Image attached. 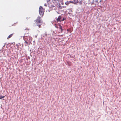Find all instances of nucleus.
<instances>
[{
    "mask_svg": "<svg viewBox=\"0 0 121 121\" xmlns=\"http://www.w3.org/2000/svg\"><path fill=\"white\" fill-rule=\"evenodd\" d=\"M35 25H36L38 26V27L41 28V26L42 24L43 21L42 20L41 17L39 16H38L36 19L34 21Z\"/></svg>",
    "mask_w": 121,
    "mask_h": 121,
    "instance_id": "1",
    "label": "nucleus"
},
{
    "mask_svg": "<svg viewBox=\"0 0 121 121\" xmlns=\"http://www.w3.org/2000/svg\"><path fill=\"white\" fill-rule=\"evenodd\" d=\"M44 9L41 6L39 7V13L40 15L42 17L44 14Z\"/></svg>",
    "mask_w": 121,
    "mask_h": 121,
    "instance_id": "2",
    "label": "nucleus"
},
{
    "mask_svg": "<svg viewBox=\"0 0 121 121\" xmlns=\"http://www.w3.org/2000/svg\"><path fill=\"white\" fill-rule=\"evenodd\" d=\"M58 28L60 30V31L59 32V33H62L63 31V29H62V27L59 24L58 25Z\"/></svg>",
    "mask_w": 121,
    "mask_h": 121,
    "instance_id": "3",
    "label": "nucleus"
},
{
    "mask_svg": "<svg viewBox=\"0 0 121 121\" xmlns=\"http://www.w3.org/2000/svg\"><path fill=\"white\" fill-rule=\"evenodd\" d=\"M61 17L60 16H59L57 19V22H58L59 21L61 22Z\"/></svg>",
    "mask_w": 121,
    "mask_h": 121,
    "instance_id": "4",
    "label": "nucleus"
},
{
    "mask_svg": "<svg viewBox=\"0 0 121 121\" xmlns=\"http://www.w3.org/2000/svg\"><path fill=\"white\" fill-rule=\"evenodd\" d=\"M13 34H12L9 35L8 37L7 38V39H8L9 38H10L13 35Z\"/></svg>",
    "mask_w": 121,
    "mask_h": 121,
    "instance_id": "5",
    "label": "nucleus"
},
{
    "mask_svg": "<svg viewBox=\"0 0 121 121\" xmlns=\"http://www.w3.org/2000/svg\"><path fill=\"white\" fill-rule=\"evenodd\" d=\"M4 96H3L2 95L0 96V99H1L3 98H4Z\"/></svg>",
    "mask_w": 121,
    "mask_h": 121,
    "instance_id": "6",
    "label": "nucleus"
},
{
    "mask_svg": "<svg viewBox=\"0 0 121 121\" xmlns=\"http://www.w3.org/2000/svg\"><path fill=\"white\" fill-rule=\"evenodd\" d=\"M67 63H68V65H69V66H70L71 65V63L70 62H67Z\"/></svg>",
    "mask_w": 121,
    "mask_h": 121,
    "instance_id": "7",
    "label": "nucleus"
},
{
    "mask_svg": "<svg viewBox=\"0 0 121 121\" xmlns=\"http://www.w3.org/2000/svg\"><path fill=\"white\" fill-rule=\"evenodd\" d=\"M65 19V18H63V19L61 20V21H63Z\"/></svg>",
    "mask_w": 121,
    "mask_h": 121,
    "instance_id": "8",
    "label": "nucleus"
},
{
    "mask_svg": "<svg viewBox=\"0 0 121 121\" xmlns=\"http://www.w3.org/2000/svg\"><path fill=\"white\" fill-rule=\"evenodd\" d=\"M75 2L76 3H78V0H75Z\"/></svg>",
    "mask_w": 121,
    "mask_h": 121,
    "instance_id": "9",
    "label": "nucleus"
},
{
    "mask_svg": "<svg viewBox=\"0 0 121 121\" xmlns=\"http://www.w3.org/2000/svg\"><path fill=\"white\" fill-rule=\"evenodd\" d=\"M55 27L56 28H58V25H57V26H56V25Z\"/></svg>",
    "mask_w": 121,
    "mask_h": 121,
    "instance_id": "10",
    "label": "nucleus"
},
{
    "mask_svg": "<svg viewBox=\"0 0 121 121\" xmlns=\"http://www.w3.org/2000/svg\"><path fill=\"white\" fill-rule=\"evenodd\" d=\"M25 43H26L27 44L28 43V42L26 41H25Z\"/></svg>",
    "mask_w": 121,
    "mask_h": 121,
    "instance_id": "11",
    "label": "nucleus"
},
{
    "mask_svg": "<svg viewBox=\"0 0 121 121\" xmlns=\"http://www.w3.org/2000/svg\"><path fill=\"white\" fill-rule=\"evenodd\" d=\"M65 4L66 5H67L68 4H69V3H68V2H66Z\"/></svg>",
    "mask_w": 121,
    "mask_h": 121,
    "instance_id": "12",
    "label": "nucleus"
},
{
    "mask_svg": "<svg viewBox=\"0 0 121 121\" xmlns=\"http://www.w3.org/2000/svg\"><path fill=\"white\" fill-rule=\"evenodd\" d=\"M82 1H80V3H81V4H82Z\"/></svg>",
    "mask_w": 121,
    "mask_h": 121,
    "instance_id": "13",
    "label": "nucleus"
},
{
    "mask_svg": "<svg viewBox=\"0 0 121 121\" xmlns=\"http://www.w3.org/2000/svg\"><path fill=\"white\" fill-rule=\"evenodd\" d=\"M44 6H47V5L46 4H44Z\"/></svg>",
    "mask_w": 121,
    "mask_h": 121,
    "instance_id": "14",
    "label": "nucleus"
},
{
    "mask_svg": "<svg viewBox=\"0 0 121 121\" xmlns=\"http://www.w3.org/2000/svg\"><path fill=\"white\" fill-rule=\"evenodd\" d=\"M55 1H58V0H54Z\"/></svg>",
    "mask_w": 121,
    "mask_h": 121,
    "instance_id": "15",
    "label": "nucleus"
},
{
    "mask_svg": "<svg viewBox=\"0 0 121 121\" xmlns=\"http://www.w3.org/2000/svg\"><path fill=\"white\" fill-rule=\"evenodd\" d=\"M27 29V30H29V29H28L27 28V29Z\"/></svg>",
    "mask_w": 121,
    "mask_h": 121,
    "instance_id": "16",
    "label": "nucleus"
},
{
    "mask_svg": "<svg viewBox=\"0 0 121 121\" xmlns=\"http://www.w3.org/2000/svg\"><path fill=\"white\" fill-rule=\"evenodd\" d=\"M67 31H69V30H68V29L67 30Z\"/></svg>",
    "mask_w": 121,
    "mask_h": 121,
    "instance_id": "17",
    "label": "nucleus"
}]
</instances>
